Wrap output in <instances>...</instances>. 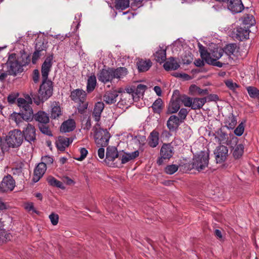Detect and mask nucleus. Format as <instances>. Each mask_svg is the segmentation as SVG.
I'll use <instances>...</instances> for the list:
<instances>
[{
  "mask_svg": "<svg viewBox=\"0 0 259 259\" xmlns=\"http://www.w3.org/2000/svg\"><path fill=\"white\" fill-rule=\"evenodd\" d=\"M238 139L236 137L232 138V141L234 143L235 146L233 152V156L236 158L238 159L241 157L244 152V146L242 144H240L237 145Z\"/></svg>",
  "mask_w": 259,
  "mask_h": 259,
  "instance_id": "bb28decb",
  "label": "nucleus"
},
{
  "mask_svg": "<svg viewBox=\"0 0 259 259\" xmlns=\"http://www.w3.org/2000/svg\"><path fill=\"white\" fill-rule=\"evenodd\" d=\"M227 6L229 10L234 13H240L244 9L241 0H229Z\"/></svg>",
  "mask_w": 259,
  "mask_h": 259,
  "instance_id": "4468645a",
  "label": "nucleus"
},
{
  "mask_svg": "<svg viewBox=\"0 0 259 259\" xmlns=\"http://www.w3.org/2000/svg\"><path fill=\"white\" fill-rule=\"evenodd\" d=\"M244 131V125L243 122L240 123L234 130V134L237 136H241Z\"/></svg>",
  "mask_w": 259,
  "mask_h": 259,
  "instance_id": "5fc2aeb1",
  "label": "nucleus"
},
{
  "mask_svg": "<svg viewBox=\"0 0 259 259\" xmlns=\"http://www.w3.org/2000/svg\"><path fill=\"white\" fill-rule=\"evenodd\" d=\"M10 119L14 121L18 127H21L24 123V120L25 121L23 115L20 112H13L10 115Z\"/></svg>",
  "mask_w": 259,
  "mask_h": 259,
  "instance_id": "7c9ffc66",
  "label": "nucleus"
},
{
  "mask_svg": "<svg viewBox=\"0 0 259 259\" xmlns=\"http://www.w3.org/2000/svg\"><path fill=\"white\" fill-rule=\"evenodd\" d=\"M54 55H47L41 67L42 83L39 87L37 95L32 96L34 102L37 105L47 100L53 94V83L48 79V75L53 64Z\"/></svg>",
  "mask_w": 259,
  "mask_h": 259,
  "instance_id": "f257e3e1",
  "label": "nucleus"
},
{
  "mask_svg": "<svg viewBox=\"0 0 259 259\" xmlns=\"http://www.w3.org/2000/svg\"><path fill=\"white\" fill-rule=\"evenodd\" d=\"M139 155V152L137 150L130 153H124L121 157V163L124 164L129 161L135 159Z\"/></svg>",
  "mask_w": 259,
  "mask_h": 259,
  "instance_id": "f704fd0d",
  "label": "nucleus"
},
{
  "mask_svg": "<svg viewBox=\"0 0 259 259\" xmlns=\"http://www.w3.org/2000/svg\"><path fill=\"white\" fill-rule=\"evenodd\" d=\"M130 6V0H115V8L117 10H123Z\"/></svg>",
  "mask_w": 259,
  "mask_h": 259,
  "instance_id": "e433bc0d",
  "label": "nucleus"
},
{
  "mask_svg": "<svg viewBox=\"0 0 259 259\" xmlns=\"http://www.w3.org/2000/svg\"><path fill=\"white\" fill-rule=\"evenodd\" d=\"M25 208L28 211H32L33 212H34L35 213L37 212L34 208L33 204L31 202L27 203L25 205Z\"/></svg>",
  "mask_w": 259,
  "mask_h": 259,
  "instance_id": "774afa93",
  "label": "nucleus"
},
{
  "mask_svg": "<svg viewBox=\"0 0 259 259\" xmlns=\"http://www.w3.org/2000/svg\"><path fill=\"white\" fill-rule=\"evenodd\" d=\"M80 155L79 157L76 158L75 159L78 161L83 160L87 156L88 152V150L84 148H81L80 149Z\"/></svg>",
  "mask_w": 259,
  "mask_h": 259,
  "instance_id": "13d9d810",
  "label": "nucleus"
},
{
  "mask_svg": "<svg viewBox=\"0 0 259 259\" xmlns=\"http://www.w3.org/2000/svg\"><path fill=\"white\" fill-rule=\"evenodd\" d=\"M180 102L184 104L186 107H191L192 99L185 95L178 97Z\"/></svg>",
  "mask_w": 259,
  "mask_h": 259,
  "instance_id": "a18cd8bd",
  "label": "nucleus"
},
{
  "mask_svg": "<svg viewBox=\"0 0 259 259\" xmlns=\"http://www.w3.org/2000/svg\"><path fill=\"white\" fill-rule=\"evenodd\" d=\"M187 114L188 111L186 109L182 108L180 109L178 113V118L182 121V123L184 121L185 119H186Z\"/></svg>",
  "mask_w": 259,
  "mask_h": 259,
  "instance_id": "6e6d98bb",
  "label": "nucleus"
},
{
  "mask_svg": "<svg viewBox=\"0 0 259 259\" xmlns=\"http://www.w3.org/2000/svg\"><path fill=\"white\" fill-rule=\"evenodd\" d=\"M46 45L47 44H45L44 42L41 41L37 40L35 44V50L38 51L41 53H44V51L46 52Z\"/></svg>",
  "mask_w": 259,
  "mask_h": 259,
  "instance_id": "09e8293b",
  "label": "nucleus"
},
{
  "mask_svg": "<svg viewBox=\"0 0 259 259\" xmlns=\"http://www.w3.org/2000/svg\"><path fill=\"white\" fill-rule=\"evenodd\" d=\"M49 219L53 225H56L58 223L59 215L55 213H52L49 215Z\"/></svg>",
  "mask_w": 259,
  "mask_h": 259,
  "instance_id": "4d7b16f0",
  "label": "nucleus"
},
{
  "mask_svg": "<svg viewBox=\"0 0 259 259\" xmlns=\"http://www.w3.org/2000/svg\"><path fill=\"white\" fill-rule=\"evenodd\" d=\"M237 49V45L236 44L232 43L226 45L223 49L224 53L226 54V61H231L232 60L231 56L234 55Z\"/></svg>",
  "mask_w": 259,
  "mask_h": 259,
  "instance_id": "aec40b11",
  "label": "nucleus"
},
{
  "mask_svg": "<svg viewBox=\"0 0 259 259\" xmlns=\"http://www.w3.org/2000/svg\"><path fill=\"white\" fill-rule=\"evenodd\" d=\"M11 235L4 231L0 232V245L6 243L8 241L10 240Z\"/></svg>",
  "mask_w": 259,
  "mask_h": 259,
  "instance_id": "de8ad7c7",
  "label": "nucleus"
},
{
  "mask_svg": "<svg viewBox=\"0 0 259 259\" xmlns=\"http://www.w3.org/2000/svg\"><path fill=\"white\" fill-rule=\"evenodd\" d=\"M32 104L25 103L24 98H20L17 99V105L20 109V113L23 115L26 121H31L34 116L33 110L30 106Z\"/></svg>",
  "mask_w": 259,
  "mask_h": 259,
  "instance_id": "6e6552de",
  "label": "nucleus"
},
{
  "mask_svg": "<svg viewBox=\"0 0 259 259\" xmlns=\"http://www.w3.org/2000/svg\"><path fill=\"white\" fill-rule=\"evenodd\" d=\"M224 51L222 49L214 50L212 53L210 54V56L213 59L218 60L223 56Z\"/></svg>",
  "mask_w": 259,
  "mask_h": 259,
  "instance_id": "8fccbe9b",
  "label": "nucleus"
},
{
  "mask_svg": "<svg viewBox=\"0 0 259 259\" xmlns=\"http://www.w3.org/2000/svg\"><path fill=\"white\" fill-rule=\"evenodd\" d=\"M174 153V148L170 144H163L160 151V157L157 161V164H162L164 160H169L172 156Z\"/></svg>",
  "mask_w": 259,
  "mask_h": 259,
  "instance_id": "1a4fd4ad",
  "label": "nucleus"
},
{
  "mask_svg": "<svg viewBox=\"0 0 259 259\" xmlns=\"http://www.w3.org/2000/svg\"><path fill=\"white\" fill-rule=\"evenodd\" d=\"M19 96V94L18 92H13L10 94L7 97V101L8 103L10 104H13L15 103L16 100L19 98H18Z\"/></svg>",
  "mask_w": 259,
  "mask_h": 259,
  "instance_id": "3c124183",
  "label": "nucleus"
},
{
  "mask_svg": "<svg viewBox=\"0 0 259 259\" xmlns=\"http://www.w3.org/2000/svg\"><path fill=\"white\" fill-rule=\"evenodd\" d=\"M45 53H41L38 51L35 50L34 52L32 55V62L33 64H35L37 60L40 58V57L42 55H44Z\"/></svg>",
  "mask_w": 259,
  "mask_h": 259,
  "instance_id": "680f3d73",
  "label": "nucleus"
},
{
  "mask_svg": "<svg viewBox=\"0 0 259 259\" xmlns=\"http://www.w3.org/2000/svg\"><path fill=\"white\" fill-rule=\"evenodd\" d=\"M23 139L32 144L36 141V129L34 126L30 123H27L22 132Z\"/></svg>",
  "mask_w": 259,
  "mask_h": 259,
  "instance_id": "9d476101",
  "label": "nucleus"
},
{
  "mask_svg": "<svg viewBox=\"0 0 259 259\" xmlns=\"http://www.w3.org/2000/svg\"><path fill=\"white\" fill-rule=\"evenodd\" d=\"M62 180L63 182L68 185H72L74 184V181L68 177H64Z\"/></svg>",
  "mask_w": 259,
  "mask_h": 259,
  "instance_id": "338daca9",
  "label": "nucleus"
},
{
  "mask_svg": "<svg viewBox=\"0 0 259 259\" xmlns=\"http://www.w3.org/2000/svg\"><path fill=\"white\" fill-rule=\"evenodd\" d=\"M206 102V98L192 99L191 108L192 109H199Z\"/></svg>",
  "mask_w": 259,
  "mask_h": 259,
  "instance_id": "72a5a7b5",
  "label": "nucleus"
},
{
  "mask_svg": "<svg viewBox=\"0 0 259 259\" xmlns=\"http://www.w3.org/2000/svg\"><path fill=\"white\" fill-rule=\"evenodd\" d=\"M249 33L248 26L247 27H237L236 28V38L239 40L242 41L243 39L248 38Z\"/></svg>",
  "mask_w": 259,
  "mask_h": 259,
  "instance_id": "5701e85b",
  "label": "nucleus"
},
{
  "mask_svg": "<svg viewBox=\"0 0 259 259\" xmlns=\"http://www.w3.org/2000/svg\"><path fill=\"white\" fill-rule=\"evenodd\" d=\"M104 108V104L102 102H98L94 106L93 111V117L95 120L98 122L101 118V115Z\"/></svg>",
  "mask_w": 259,
  "mask_h": 259,
  "instance_id": "6ab92c4d",
  "label": "nucleus"
},
{
  "mask_svg": "<svg viewBox=\"0 0 259 259\" xmlns=\"http://www.w3.org/2000/svg\"><path fill=\"white\" fill-rule=\"evenodd\" d=\"M154 60L158 63H162L165 61L166 59V49L159 48L153 54Z\"/></svg>",
  "mask_w": 259,
  "mask_h": 259,
  "instance_id": "cd10ccee",
  "label": "nucleus"
},
{
  "mask_svg": "<svg viewBox=\"0 0 259 259\" xmlns=\"http://www.w3.org/2000/svg\"><path fill=\"white\" fill-rule=\"evenodd\" d=\"M47 169V166L44 163H39L35 168L33 181L36 183L43 176Z\"/></svg>",
  "mask_w": 259,
  "mask_h": 259,
  "instance_id": "dca6fc26",
  "label": "nucleus"
},
{
  "mask_svg": "<svg viewBox=\"0 0 259 259\" xmlns=\"http://www.w3.org/2000/svg\"><path fill=\"white\" fill-rule=\"evenodd\" d=\"M33 118L39 123H48L49 122L48 114L44 111H38L36 114L34 115Z\"/></svg>",
  "mask_w": 259,
  "mask_h": 259,
  "instance_id": "473e14b6",
  "label": "nucleus"
},
{
  "mask_svg": "<svg viewBox=\"0 0 259 259\" xmlns=\"http://www.w3.org/2000/svg\"><path fill=\"white\" fill-rule=\"evenodd\" d=\"M209 160V154L207 151H202L195 155L193 160V168L198 171L204 169L207 166Z\"/></svg>",
  "mask_w": 259,
  "mask_h": 259,
  "instance_id": "423d86ee",
  "label": "nucleus"
},
{
  "mask_svg": "<svg viewBox=\"0 0 259 259\" xmlns=\"http://www.w3.org/2000/svg\"><path fill=\"white\" fill-rule=\"evenodd\" d=\"M30 61L29 56L26 54L17 55L15 53L10 54L7 62L8 65V74L16 76L22 73L23 66H26Z\"/></svg>",
  "mask_w": 259,
  "mask_h": 259,
  "instance_id": "f03ea898",
  "label": "nucleus"
},
{
  "mask_svg": "<svg viewBox=\"0 0 259 259\" xmlns=\"http://www.w3.org/2000/svg\"><path fill=\"white\" fill-rule=\"evenodd\" d=\"M78 103H79L77 107L78 111L80 114H83L88 107V102H86L85 100H83V102Z\"/></svg>",
  "mask_w": 259,
  "mask_h": 259,
  "instance_id": "864d4df0",
  "label": "nucleus"
},
{
  "mask_svg": "<svg viewBox=\"0 0 259 259\" xmlns=\"http://www.w3.org/2000/svg\"><path fill=\"white\" fill-rule=\"evenodd\" d=\"M118 153L117 148L114 146H108L106 149V160L113 161L118 157Z\"/></svg>",
  "mask_w": 259,
  "mask_h": 259,
  "instance_id": "a878e982",
  "label": "nucleus"
},
{
  "mask_svg": "<svg viewBox=\"0 0 259 259\" xmlns=\"http://www.w3.org/2000/svg\"><path fill=\"white\" fill-rule=\"evenodd\" d=\"M23 139L22 132L19 130L15 129L9 132L6 142L9 147L17 148L22 144Z\"/></svg>",
  "mask_w": 259,
  "mask_h": 259,
  "instance_id": "39448f33",
  "label": "nucleus"
},
{
  "mask_svg": "<svg viewBox=\"0 0 259 259\" xmlns=\"http://www.w3.org/2000/svg\"><path fill=\"white\" fill-rule=\"evenodd\" d=\"M39 72L37 69L34 70L33 72V80L34 82H37L39 80Z\"/></svg>",
  "mask_w": 259,
  "mask_h": 259,
  "instance_id": "0e129e2a",
  "label": "nucleus"
},
{
  "mask_svg": "<svg viewBox=\"0 0 259 259\" xmlns=\"http://www.w3.org/2000/svg\"><path fill=\"white\" fill-rule=\"evenodd\" d=\"M225 84L229 89L232 90H235L239 87L236 83L233 82L231 80H227L225 82Z\"/></svg>",
  "mask_w": 259,
  "mask_h": 259,
  "instance_id": "052dcab7",
  "label": "nucleus"
},
{
  "mask_svg": "<svg viewBox=\"0 0 259 259\" xmlns=\"http://www.w3.org/2000/svg\"><path fill=\"white\" fill-rule=\"evenodd\" d=\"M148 144L152 148L156 147L159 143V133L155 130L153 131L148 138Z\"/></svg>",
  "mask_w": 259,
  "mask_h": 259,
  "instance_id": "c756f323",
  "label": "nucleus"
},
{
  "mask_svg": "<svg viewBox=\"0 0 259 259\" xmlns=\"http://www.w3.org/2000/svg\"><path fill=\"white\" fill-rule=\"evenodd\" d=\"M47 123H39L38 127L40 132L49 136H52L53 135Z\"/></svg>",
  "mask_w": 259,
  "mask_h": 259,
  "instance_id": "49530a36",
  "label": "nucleus"
},
{
  "mask_svg": "<svg viewBox=\"0 0 259 259\" xmlns=\"http://www.w3.org/2000/svg\"><path fill=\"white\" fill-rule=\"evenodd\" d=\"M189 91L194 95H205L208 94L207 89H201L195 84L191 85L189 88Z\"/></svg>",
  "mask_w": 259,
  "mask_h": 259,
  "instance_id": "c9c22d12",
  "label": "nucleus"
},
{
  "mask_svg": "<svg viewBox=\"0 0 259 259\" xmlns=\"http://www.w3.org/2000/svg\"><path fill=\"white\" fill-rule=\"evenodd\" d=\"M13 174L14 175L19 176L22 172V167L21 166L17 167L12 169Z\"/></svg>",
  "mask_w": 259,
  "mask_h": 259,
  "instance_id": "69168bd1",
  "label": "nucleus"
},
{
  "mask_svg": "<svg viewBox=\"0 0 259 259\" xmlns=\"http://www.w3.org/2000/svg\"><path fill=\"white\" fill-rule=\"evenodd\" d=\"M47 181L48 183L52 186H55L62 189H65V188L61 182L57 180L52 176L49 177L47 179Z\"/></svg>",
  "mask_w": 259,
  "mask_h": 259,
  "instance_id": "a19ab883",
  "label": "nucleus"
},
{
  "mask_svg": "<svg viewBox=\"0 0 259 259\" xmlns=\"http://www.w3.org/2000/svg\"><path fill=\"white\" fill-rule=\"evenodd\" d=\"M226 126L229 129H234L237 124L236 117L231 114L226 119L225 121Z\"/></svg>",
  "mask_w": 259,
  "mask_h": 259,
  "instance_id": "58836bf2",
  "label": "nucleus"
},
{
  "mask_svg": "<svg viewBox=\"0 0 259 259\" xmlns=\"http://www.w3.org/2000/svg\"><path fill=\"white\" fill-rule=\"evenodd\" d=\"M97 80L95 75L90 76L88 79L87 90L88 93H91L94 91L96 85Z\"/></svg>",
  "mask_w": 259,
  "mask_h": 259,
  "instance_id": "4c0bfd02",
  "label": "nucleus"
},
{
  "mask_svg": "<svg viewBox=\"0 0 259 259\" xmlns=\"http://www.w3.org/2000/svg\"><path fill=\"white\" fill-rule=\"evenodd\" d=\"M242 19L243 24L247 25L248 28L255 23L254 18L252 15L246 14Z\"/></svg>",
  "mask_w": 259,
  "mask_h": 259,
  "instance_id": "79ce46f5",
  "label": "nucleus"
},
{
  "mask_svg": "<svg viewBox=\"0 0 259 259\" xmlns=\"http://www.w3.org/2000/svg\"><path fill=\"white\" fill-rule=\"evenodd\" d=\"M118 96L116 91H107L103 96V101L107 104H113L116 102Z\"/></svg>",
  "mask_w": 259,
  "mask_h": 259,
  "instance_id": "a211bd4d",
  "label": "nucleus"
},
{
  "mask_svg": "<svg viewBox=\"0 0 259 259\" xmlns=\"http://www.w3.org/2000/svg\"><path fill=\"white\" fill-rule=\"evenodd\" d=\"M182 121L175 115H171L166 122V126L170 132L177 131Z\"/></svg>",
  "mask_w": 259,
  "mask_h": 259,
  "instance_id": "ddd939ff",
  "label": "nucleus"
},
{
  "mask_svg": "<svg viewBox=\"0 0 259 259\" xmlns=\"http://www.w3.org/2000/svg\"><path fill=\"white\" fill-rule=\"evenodd\" d=\"M51 117L56 119L61 115V110L59 103L54 102L51 105Z\"/></svg>",
  "mask_w": 259,
  "mask_h": 259,
  "instance_id": "2f4dec72",
  "label": "nucleus"
},
{
  "mask_svg": "<svg viewBox=\"0 0 259 259\" xmlns=\"http://www.w3.org/2000/svg\"><path fill=\"white\" fill-rule=\"evenodd\" d=\"M215 138H217L220 142L224 143L227 141L228 135L220 128L215 132Z\"/></svg>",
  "mask_w": 259,
  "mask_h": 259,
  "instance_id": "37998d69",
  "label": "nucleus"
},
{
  "mask_svg": "<svg viewBox=\"0 0 259 259\" xmlns=\"http://www.w3.org/2000/svg\"><path fill=\"white\" fill-rule=\"evenodd\" d=\"M42 162L40 163H44L46 166H47V164L50 165L53 163V158L49 156H44L42 157L41 158Z\"/></svg>",
  "mask_w": 259,
  "mask_h": 259,
  "instance_id": "bf43d9fd",
  "label": "nucleus"
},
{
  "mask_svg": "<svg viewBox=\"0 0 259 259\" xmlns=\"http://www.w3.org/2000/svg\"><path fill=\"white\" fill-rule=\"evenodd\" d=\"M162 100L160 98H158L155 100L152 105L154 112L160 113L162 109Z\"/></svg>",
  "mask_w": 259,
  "mask_h": 259,
  "instance_id": "c03bdc74",
  "label": "nucleus"
},
{
  "mask_svg": "<svg viewBox=\"0 0 259 259\" xmlns=\"http://www.w3.org/2000/svg\"><path fill=\"white\" fill-rule=\"evenodd\" d=\"M75 122L72 119H69L65 121L60 127V131L64 133L70 132L74 130Z\"/></svg>",
  "mask_w": 259,
  "mask_h": 259,
  "instance_id": "393cba45",
  "label": "nucleus"
},
{
  "mask_svg": "<svg viewBox=\"0 0 259 259\" xmlns=\"http://www.w3.org/2000/svg\"><path fill=\"white\" fill-rule=\"evenodd\" d=\"M199 51L201 58L205 60V62L209 64L219 67H222L224 64H228L230 61H226V58H224V62L217 61L218 60L213 59L210 56V53H208L205 48L201 44L198 45Z\"/></svg>",
  "mask_w": 259,
  "mask_h": 259,
  "instance_id": "0eeeda50",
  "label": "nucleus"
},
{
  "mask_svg": "<svg viewBox=\"0 0 259 259\" xmlns=\"http://www.w3.org/2000/svg\"><path fill=\"white\" fill-rule=\"evenodd\" d=\"M180 102L178 98H176L175 100H171L169 102L166 111L167 114H171L177 113L180 108Z\"/></svg>",
  "mask_w": 259,
  "mask_h": 259,
  "instance_id": "b1692460",
  "label": "nucleus"
},
{
  "mask_svg": "<svg viewBox=\"0 0 259 259\" xmlns=\"http://www.w3.org/2000/svg\"><path fill=\"white\" fill-rule=\"evenodd\" d=\"M127 73V69L124 67H119L116 69L109 68L108 69L101 70L98 74V78L99 81L106 83L111 82L113 78H123Z\"/></svg>",
  "mask_w": 259,
  "mask_h": 259,
  "instance_id": "7ed1b4c3",
  "label": "nucleus"
},
{
  "mask_svg": "<svg viewBox=\"0 0 259 259\" xmlns=\"http://www.w3.org/2000/svg\"><path fill=\"white\" fill-rule=\"evenodd\" d=\"M72 142V140L70 138L60 136L56 141V146L58 150L64 151L65 148Z\"/></svg>",
  "mask_w": 259,
  "mask_h": 259,
  "instance_id": "412c9836",
  "label": "nucleus"
},
{
  "mask_svg": "<svg viewBox=\"0 0 259 259\" xmlns=\"http://www.w3.org/2000/svg\"><path fill=\"white\" fill-rule=\"evenodd\" d=\"M95 142L98 147H106L110 138V134L106 129L101 128L98 123L93 128Z\"/></svg>",
  "mask_w": 259,
  "mask_h": 259,
  "instance_id": "20e7f679",
  "label": "nucleus"
},
{
  "mask_svg": "<svg viewBox=\"0 0 259 259\" xmlns=\"http://www.w3.org/2000/svg\"><path fill=\"white\" fill-rule=\"evenodd\" d=\"M70 97L75 102H83L86 100L87 94L84 91L78 89L71 92Z\"/></svg>",
  "mask_w": 259,
  "mask_h": 259,
  "instance_id": "2eb2a0df",
  "label": "nucleus"
},
{
  "mask_svg": "<svg viewBox=\"0 0 259 259\" xmlns=\"http://www.w3.org/2000/svg\"><path fill=\"white\" fill-rule=\"evenodd\" d=\"M228 149L226 146L220 145L217 147L214 151L217 163H222L226 160L228 156Z\"/></svg>",
  "mask_w": 259,
  "mask_h": 259,
  "instance_id": "f8f14e48",
  "label": "nucleus"
},
{
  "mask_svg": "<svg viewBox=\"0 0 259 259\" xmlns=\"http://www.w3.org/2000/svg\"><path fill=\"white\" fill-rule=\"evenodd\" d=\"M180 67V62L176 58L174 57L168 58L163 64V67L166 71L176 70Z\"/></svg>",
  "mask_w": 259,
  "mask_h": 259,
  "instance_id": "f3484780",
  "label": "nucleus"
},
{
  "mask_svg": "<svg viewBox=\"0 0 259 259\" xmlns=\"http://www.w3.org/2000/svg\"><path fill=\"white\" fill-rule=\"evenodd\" d=\"M126 93L121 95V100L118 102V106H120V105H123L124 100L128 98L129 100L128 102H131L136 98V95H134L135 89L132 88H127L125 89ZM124 103L126 104L125 102Z\"/></svg>",
  "mask_w": 259,
  "mask_h": 259,
  "instance_id": "4be33fe9",
  "label": "nucleus"
},
{
  "mask_svg": "<svg viewBox=\"0 0 259 259\" xmlns=\"http://www.w3.org/2000/svg\"><path fill=\"white\" fill-rule=\"evenodd\" d=\"M15 186V182L12 177L8 175L0 183V192H7L12 191Z\"/></svg>",
  "mask_w": 259,
  "mask_h": 259,
  "instance_id": "9b49d317",
  "label": "nucleus"
},
{
  "mask_svg": "<svg viewBox=\"0 0 259 259\" xmlns=\"http://www.w3.org/2000/svg\"><path fill=\"white\" fill-rule=\"evenodd\" d=\"M147 89V87L144 84H139L136 89H135L134 95H136L135 100L138 99L139 98L143 97Z\"/></svg>",
  "mask_w": 259,
  "mask_h": 259,
  "instance_id": "ea45409f",
  "label": "nucleus"
},
{
  "mask_svg": "<svg viewBox=\"0 0 259 259\" xmlns=\"http://www.w3.org/2000/svg\"><path fill=\"white\" fill-rule=\"evenodd\" d=\"M8 76V73L3 70V67L0 65V81L4 80Z\"/></svg>",
  "mask_w": 259,
  "mask_h": 259,
  "instance_id": "e2e57ef3",
  "label": "nucleus"
},
{
  "mask_svg": "<svg viewBox=\"0 0 259 259\" xmlns=\"http://www.w3.org/2000/svg\"><path fill=\"white\" fill-rule=\"evenodd\" d=\"M152 62L150 60H139L137 62L138 69L140 72H145L149 69L152 66Z\"/></svg>",
  "mask_w": 259,
  "mask_h": 259,
  "instance_id": "c85d7f7f",
  "label": "nucleus"
},
{
  "mask_svg": "<svg viewBox=\"0 0 259 259\" xmlns=\"http://www.w3.org/2000/svg\"><path fill=\"white\" fill-rule=\"evenodd\" d=\"M179 166L176 164L167 165L165 168V171L167 174L172 175L178 169Z\"/></svg>",
  "mask_w": 259,
  "mask_h": 259,
  "instance_id": "603ef678",
  "label": "nucleus"
}]
</instances>
